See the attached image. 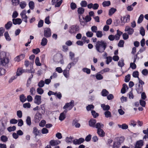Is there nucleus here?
Here are the masks:
<instances>
[{"label":"nucleus","instance_id":"nucleus-1","mask_svg":"<svg viewBox=\"0 0 148 148\" xmlns=\"http://www.w3.org/2000/svg\"><path fill=\"white\" fill-rule=\"evenodd\" d=\"M107 46L106 42L103 40H101L97 42L95 47L97 52L101 53L104 52Z\"/></svg>","mask_w":148,"mask_h":148},{"label":"nucleus","instance_id":"nucleus-2","mask_svg":"<svg viewBox=\"0 0 148 148\" xmlns=\"http://www.w3.org/2000/svg\"><path fill=\"white\" fill-rule=\"evenodd\" d=\"M10 60L4 51L0 53V66H5L9 62Z\"/></svg>","mask_w":148,"mask_h":148},{"label":"nucleus","instance_id":"nucleus-3","mask_svg":"<svg viewBox=\"0 0 148 148\" xmlns=\"http://www.w3.org/2000/svg\"><path fill=\"white\" fill-rule=\"evenodd\" d=\"M79 27L78 25H72L69 27L68 32L71 34H75L79 31Z\"/></svg>","mask_w":148,"mask_h":148},{"label":"nucleus","instance_id":"nucleus-4","mask_svg":"<svg viewBox=\"0 0 148 148\" xmlns=\"http://www.w3.org/2000/svg\"><path fill=\"white\" fill-rule=\"evenodd\" d=\"M74 101L73 100H71L69 103H66L63 107V109H66V108H69L68 110H71L74 106Z\"/></svg>","mask_w":148,"mask_h":148},{"label":"nucleus","instance_id":"nucleus-5","mask_svg":"<svg viewBox=\"0 0 148 148\" xmlns=\"http://www.w3.org/2000/svg\"><path fill=\"white\" fill-rule=\"evenodd\" d=\"M44 35L46 38H49L51 36V31L49 28H45L44 32Z\"/></svg>","mask_w":148,"mask_h":148},{"label":"nucleus","instance_id":"nucleus-6","mask_svg":"<svg viewBox=\"0 0 148 148\" xmlns=\"http://www.w3.org/2000/svg\"><path fill=\"white\" fill-rule=\"evenodd\" d=\"M26 11L24 10L21 13L20 15L22 20L26 23H27V22L28 17L26 15Z\"/></svg>","mask_w":148,"mask_h":148},{"label":"nucleus","instance_id":"nucleus-7","mask_svg":"<svg viewBox=\"0 0 148 148\" xmlns=\"http://www.w3.org/2000/svg\"><path fill=\"white\" fill-rule=\"evenodd\" d=\"M42 114L37 112L34 116V121L36 123L39 122L42 119Z\"/></svg>","mask_w":148,"mask_h":148},{"label":"nucleus","instance_id":"nucleus-8","mask_svg":"<svg viewBox=\"0 0 148 148\" xmlns=\"http://www.w3.org/2000/svg\"><path fill=\"white\" fill-rule=\"evenodd\" d=\"M34 103L38 105H39L41 103V96L39 95H36L35 97Z\"/></svg>","mask_w":148,"mask_h":148},{"label":"nucleus","instance_id":"nucleus-9","mask_svg":"<svg viewBox=\"0 0 148 148\" xmlns=\"http://www.w3.org/2000/svg\"><path fill=\"white\" fill-rule=\"evenodd\" d=\"M84 141V139L82 138L78 139H75L73 140V142L75 145H79L82 143Z\"/></svg>","mask_w":148,"mask_h":148},{"label":"nucleus","instance_id":"nucleus-10","mask_svg":"<svg viewBox=\"0 0 148 148\" xmlns=\"http://www.w3.org/2000/svg\"><path fill=\"white\" fill-rule=\"evenodd\" d=\"M67 111V110L65 109L63 112L60 113L59 117V119L60 121H62L65 119L66 117V114Z\"/></svg>","mask_w":148,"mask_h":148},{"label":"nucleus","instance_id":"nucleus-11","mask_svg":"<svg viewBox=\"0 0 148 148\" xmlns=\"http://www.w3.org/2000/svg\"><path fill=\"white\" fill-rule=\"evenodd\" d=\"M125 31L129 35L132 34L134 32V29L128 26L125 27Z\"/></svg>","mask_w":148,"mask_h":148},{"label":"nucleus","instance_id":"nucleus-12","mask_svg":"<svg viewBox=\"0 0 148 148\" xmlns=\"http://www.w3.org/2000/svg\"><path fill=\"white\" fill-rule=\"evenodd\" d=\"M143 145V141L142 140H138L136 143L134 148H141Z\"/></svg>","mask_w":148,"mask_h":148},{"label":"nucleus","instance_id":"nucleus-13","mask_svg":"<svg viewBox=\"0 0 148 148\" xmlns=\"http://www.w3.org/2000/svg\"><path fill=\"white\" fill-rule=\"evenodd\" d=\"M61 143L58 140H51L49 142L50 145L54 146L58 145Z\"/></svg>","mask_w":148,"mask_h":148},{"label":"nucleus","instance_id":"nucleus-14","mask_svg":"<svg viewBox=\"0 0 148 148\" xmlns=\"http://www.w3.org/2000/svg\"><path fill=\"white\" fill-rule=\"evenodd\" d=\"M116 32L117 33L114 36V37L115 40H118L120 39V36L123 34V32L119 29L117 30Z\"/></svg>","mask_w":148,"mask_h":148},{"label":"nucleus","instance_id":"nucleus-15","mask_svg":"<svg viewBox=\"0 0 148 148\" xmlns=\"http://www.w3.org/2000/svg\"><path fill=\"white\" fill-rule=\"evenodd\" d=\"M143 86H141L140 84H136V90L138 94L141 93L143 91Z\"/></svg>","mask_w":148,"mask_h":148},{"label":"nucleus","instance_id":"nucleus-16","mask_svg":"<svg viewBox=\"0 0 148 148\" xmlns=\"http://www.w3.org/2000/svg\"><path fill=\"white\" fill-rule=\"evenodd\" d=\"M130 15L129 14L127 15L126 16L121 18V21L122 22L125 23L126 22H128L130 20Z\"/></svg>","mask_w":148,"mask_h":148},{"label":"nucleus","instance_id":"nucleus-17","mask_svg":"<svg viewBox=\"0 0 148 148\" xmlns=\"http://www.w3.org/2000/svg\"><path fill=\"white\" fill-rule=\"evenodd\" d=\"M13 23L14 24L16 25L17 24L20 25L22 23V20L21 18H17L16 19L13 18L12 19Z\"/></svg>","mask_w":148,"mask_h":148},{"label":"nucleus","instance_id":"nucleus-18","mask_svg":"<svg viewBox=\"0 0 148 148\" xmlns=\"http://www.w3.org/2000/svg\"><path fill=\"white\" fill-rule=\"evenodd\" d=\"M97 133L100 137H102L105 136V133L101 129H97Z\"/></svg>","mask_w":148,"mask_h":148},{"label":"nucleus","instance_id":"nucleus-19","mask_svg":"<svg viewBox=\"0 0 148 148\" xmlns=\"http://www.w3.org/2000/svg\"><path fill=\"white\" fill-rule=\"evenodd\" d=\"M78 121L75 119L73 120L72 123V125L75 126L76 128H79L80 127V124L78 123Z\"/></svg>","mask_w":148,"mask_h":148},{"label":"nucleus","instance_id":"nucleus-20","mask_svg":"<svg viewBox=\"0 0 148 148\" xmlns=\"http://www.w3.org/2000/svg\"><path fill=\"white\" fill-rule=\"evenodd\" d=\"M96 121L95 119H91L89 122V125L92 127H95Z\"/></svg>","mask_w":148,"mask_h":148},{"label":"nucleus","instance_id":"nucleus-21","mask_svg":"<svg viewBox=\"0 0 148 148\" xmlns=\"http://www.w3.org/2000/svg\"><path fill=\"white\" fill-rule=\"evenodd\" d=\"M25 72V70H23L21 68H18L17 70L16 75L17 76H20Z\"/></svg>","mask_w":148,"mask_h":148},{"label":"nucleus","instance_id":"nucleus-22","mask_svg":"<svg viewBox=\"0 0 148 148\" xmlns=\"http://www.w3.org/2000/svg\"><path fill=\"white\" fill-rule=\"evenodd\" d=\"M4 36L7 41H10L11 40L9 34L8 32H5L4 33Z\"/></svg>","mask_w":148,"mask_h":148},{"label":"nucleus","instance_id":"nucleus-23","mask_svg":"<svg viewBox=\"0 0 148 148\" xmlns=\"http://www.w3.org/2000/svg\"><path fill=\"white\" fill-rule=\"evenodd\" d=\"M109 92L106 89H103L101 92L102 96L103 97H106L109 94Z\"/></svg>","mask_w":148,"mask_h":148},{"label":"nucleus","instance_id":"nucleus-24","mask_svg":"<svg viewBox=\"0 0 148 148\" xmlns=\"http://www.w3.org/2000/svg\"><path fill=\"white\" fill-rule=\"evenodd\" d=\"M104 127L103 125L101 123H96L95 125V127L96 128L98 129L103 128Z\"/></svg>","mask_w":148,"mask_h":148},{"label":"nucleus","instance_id":"nucleus-25","mask_svg":"<svg viewBox=\"0 0 148 148\" xmlns=\"http://www.w3.org/2000/svg\"><path fill=\"white\" fill-rule=\"evenodd\" d=\"M19 99L20 101L22 103H24L26 101V98L23 94H22L20 96Z\"/></svg>","mask_w":148,"mask_h":148},{"label":"nucleus","instance_id":"nucleus-26","mask_svg":"<svg viewBox=\"0 0 148 148\" xmlns=\"http://www.w3.org/2000/svg\"><path fill=\"white\" fill-rule=\"evenodd\" d=\"M101 107L104 110L108 111L110 109V107L109 105H105L104 104H101Z\"/></svg>","mask_w":148,"mask_h":148},{"label":"nucleus","instance_id":"nucleus-27","mask_svg":"<svg viewBox=\"0 0 148 148\" xmlns=\"http://www.w3.org/2000/svg\"><path fill=\"white\" fill-rule=\"evenodd\" d=\"M116 11V9L112 8L110 9L109 11L108 14L109 16H112Z\"/></svg>","mask_w":148,"mask_h":148},{"label":"nucleus","instance_id":"nucleus-28","mask_svg":"<svg viewBox=\"0 0 148 148\" xmlns=\"http://www.w3.org/2000/svg\"><path fill=\"white\" fill-rule=\"evenodd\" d=\"M12 23L11 21L8 22L5 25V27L7 29H9L12 26Z\"/></svg>","mask_w":148,"mask_h":148},{"label":"nucleus","instance_id":"nucleus-29","mask_svg":"<svg viewBox=\"0 0 148 148\" xmlns=\"http://www.w3.org/2000/svg\"><path fill=\"white\" fill-rule=\"evenodd\" d=\"M47 39L45 37L42 38L41 42V45L43 46H45L47 45Z\"/></svg>","mask_w":148,"mask_h":148},{"label":"nucleus","instance_id":"nucleus-30","mask_svg":"<svg viewBox=\"0 0 148 148\" xmlns=\"http://www.w3.org/2000/svg\"><path fill=\"white\" fill-rule=\"evenodd\" d=\"M118 126L120 128H121L123 130H125L128 128V125L125 123L122 124V125H118Z\"/></svg>","mask_w":148,"mask_h":148},{"label":"nucleus","instance_id":"nucleus-31","mask_svg":"<svg viewBox=\"0 0 148 148\" xmlns=\"http://www.w3.org/2000/svg\"><path fill=\"white\" fill-rule=\"evenodd\" d=\"M118 65L121 67L123 66L124 65V60L123 59L120 60L118 63Z\"/></svg>","mask_w":148,"mask_h":148},{"label":"nucleus","instance_id":"nucleus-32","mask_svg":"<svg viewBox=\"0 0 148 148\" xmlns=\"http://www.w3.org/2000/svg\"><path fill=\"white\" fill-rule=\"evenodd\" d=\"M33 129V133L35 135V136H36L38 135L39 132L36 127H34Z\"/></svg>","mask_w":148,"mask_h":148},{"label":"nucleus","instance_id":"nucleus-33","mask_svg":"<svg viewBox=\"0 0 148 148\" xmlns=\"http://www.w3.org/2000/svg\"><path fill=\"white\" fill-rule=\"evenodd\" d=\"M77 11L79 14H81L84 13V9L82 7L79 8L77 9Z\"/></svg>","mask_w":148,"mask_h":148},{"label":"nucleus","instance_id":"nucleus-34","mask_svg":"<svg viewBox=\"0 0 148 148\" xmlns=\"http://www.w3.org/2000/svg\"><path fill=\"white\" fill-rule=\"evenodd\" d=\"M26 122L27 124L28 125L30 126L31 125L32 123L31 121V118L29 116H27V117Z\"/></svg>","mask_w":148,"mask_h":148},{"label":"nucleus","instance_id":"nucleus-35","mask_svg":"<svg viewBox=\"0 0 148 148\" xmlns=\"http://www.w3.org/2000/svg\"><path fill=\"white\" fill-rule=\"evenodd\" d=\"M69 71L66 69L63 71V74L64 76L66 78H68L69 76Z\"/></svg>","mask_w":148,"mask_h":148},{"label":"nucleus","instance_id":"nucleus-36","mask_svg":"<svg viewBox=\"0 0 148 148\" xmlns=\"http://www.w3.org/2000/svg\"><path fill=\"white\" fill-rule=\"evenodd\" d=\"M102 4L104 7L108 6L110 5V1H104L103 2Z\"/></svg>","mask_w":148,"mask_h":148},{"label":"nucleus","instance_id":"nucleus-37","mask_svg":"<svg viewBox=\"0 0 148 148\" xmlns=\"http://www.w3.org/2000/svg\"><path fill=\"white\" fill-rule=\"evenodd\" d=\"M16 127L14 126L12 127L10 126L7 128L9 132H11L12 131H14L16 130Z\"/></svg>","mask_w":148,"mask_h":148},{"label":"nucleus","instance_id":"nucleus-38","mask_svg":"<svg viewBox=\"0 0 148 148\" xmlns=\"http://www.w3.org/2000/svg\"><path fill=\"white\" fill-rule=\"evenodd\" d=\"M143 14H140L138 18L137 21V23H141L143 20Z\"/></svg>","mask_w":148,"mask_h":148},{"label":"nucleus","instance_id":"nucleus-39","mask_svg":"<svg viewBox=\"0 0 148 148\" xmlns=\"http://www.w3.org/2000/svg\"><path fill=\"white\" fill-rule=\"evenodd\" d=\"M19 5L21 8L24 9L26 5V3L24 1H23L20 3Z\"/></svg>","mask_w":148,"mask_h":148},{"label":"nucleus","instance_id":"nucleus-40","mask_svg":"<svg viewBox=\"0 0 148 148\" xmlns=\"http://www.w3.org/2000/svg\"><path fill=\"white\" fill-rule=\"evenodd\" d=\"M29 5L30 9L32 10L34 7V3L33 1H30L29 2Z\"/></svg>","mask_w":148,"mask_h":148},{"label":"nucleus","instance_id":"nucleus-41","mask_svg":"<svg viewBox=\"0 0 148 148\" xmlns=\"http://www.w3.org/2000/svg\"><path fill=\"white\" fill-rule=\"evenodd\" d=\"M105 117L106 118L111 117L112 116L111 112L108 111H106L104 112Z\"/></svg>","mask_w":148,"mask_h":148},{"label":"nucleus","instance_id":"nucleus-42","mask_svg":"<svg viewBox=\"0 0 148 148\" xmlns=\"http://www.w3.org/2000/svg\"><path fill=\"white\" fill-rule=\"evenodd\" d=\"M140 34L142 36H145V30L143 27H140Z\"/></svg>","mask_w":148,"mask_h":148},{"label":"nucleus","instance_id":"nucleus-43","mask_svg":"<svg viewBox=\"0 0 148 148\" xmlns=\"http://www.w3.org/2000/svg\"><path fill=\"white\" fill-rule=\"evenodd\" d=\"M82 70L83 72L86 73L88 74H90V70L87 68H84L82 69Z\"/></svg>","mask_w":148,"mask_h":148},{"label":"nucleus","instance_id":"nucleus-44","mask_svg":"<svg viewBox=\"0 0 148 148\" xmlns=\"http://www.w3.org/2000/svg\"><path fill=\"white\" fill-rule=\"evenodd\" d=\"M73 137L70 136L69 137H66V142L68 143H71L73 141Z\"/></svg>","mask_w":148,"mask_h":148},{"label":"nucleus","instance_id":"nucleus-45","mask_svg":"<svg viewBox=\"0 0 148 148\" xmlns=\"http://www.w3.org/2000/svg\"><path fill=\"white\" fill-rule=\"evenodd\" d=\"M45 84L43 80H42L39 82L38 85L40 88H42L44 86Z\"/></svg>","mask_w":148,"mask_h":148},{"label":"nucleus","instance_id":"nucleus-46","mask_svg":"<svg viewBox=\"0 0 148 148\" xmlns=\"http://www.w3.org/2000/svg\"><path fill=\"white\" fill-rule=\"evenodd\" d=\"M94 108V106L91 104L88 105L86 107V109L88 111L91 110L92 109H93Z\"/></svg>","mask_w":148,"mask_h":148},{"label":"nucleus","instance_id":"nucleus-47","mask_svg":"<svg viewBox=\"0 0 148 148\" xmlns=\"http://www.w3.org/2000/svg\"><path fill=\"white\" fill-rule=\"evenodd\" d=\"M35 63L37 66H40L41 65V64L40 62L39 59L38 57H36L35 60Z\"/></svg>","mask_w":148,"mask_h":148},{"label":"nucleus","instance_id":"nucleus-48","mask_svg":"<svg viewBox=\"0 0 148 148\" xmlns=\"http://www.w3.org/2000/svg\"><path fill=\"white\" fill-rule=\"evenodd\" d=\"M96 77L97 79L100 80L103 79V76L100 74L97 73L96 75Z\"/></svg>","mask_w":148,"mask_h":148},{"label":"nucleus","instance_id":"nucleus-49","mask_svg":"<svg viewBox=\"0 0 148 148\" xmlns=\"http://www.w3.org/2000/svg\"><path fill=\"white\" fill-rule=\"evenodd\" d=\"M8 138L5 136L2 135L1 137V140L3 142H6L8 140Z\"/></svg>","mask_w":148,"mask_h":148},{"label":"nucleus","instance_id":"nucleus-50","mask_svg":"<svg viewBox=\"0 0 148 148\" xmlns=\"http://www.w3.org/2000/svg\"><path fill=\"white\" fill-rule=\"evenodd\" d=\"M133 76L135 78H137L138 79L139 77V73L138 71H135L133 72L132 74Z\"/></svg>","mask_w":148,"mask_h":148},{"label":"nucleus","instance_id":"nucleus-51","mask_svg":"<svg viewBox=\"0 0 148 148\" xmlns=\"http://www.w3.org/2000/svg\"><path fill=\"white\" fill-rule=\"evenodd\" d=\"M80 4L82 7H85L87 6V3L86 1H83L81 2Z\"/></svg>","mask_w":148,"mask_h":148},{"label":"nucleus","instance_id":"nucleus-52","mask_svg":"<svg viewBox=\"0 0 148 148\" xmlns=\"http://www.w3.org/2000/svg\"><path fill=\"white\" fill-rule=\"evenodd\" d=\"M12 4L14 5H17L19 3V0H12Z\"/></svg>","mask_w":148,"mask_h":148},{"label":"nucleus","instance_id":"nucleus-53","mask_svg":"<svg viewBox=\"0 0 148 148\" xmlns=\"http://www.w3.org/2000/svg\"><path fill=\"white\" fill-rule=\"evenodd\" d=\"M36 90L35 88L34 87H32L30 90V95H35Z\"/></svg>","mask_w":148,"mask_h":148},{"label":"nucleus","instance_id":"nucleus-54","mask_svg":"<svg viewBox=\"0 0 148 148\" xmlns=\"http://www.w3.org/2000/svg\"><path fill=\"white\" fill-rule=\"evenodd\" d=\"M96 33V36L98 38H101L103 36V34L101 31H98Z\"/></svg>","mask_w":148,"mask_h":148},{"label":"nucleus","instance_id":"nucleus-55","mask_svg":"<svg viewBox=\"0 0 148 148\" xmlns=\"http://www.w3.org/2000/svg\"><path fill=\"white\" fill-rule=\"evenodd\" d=\"M92 115L93 116L94 118H96L99 115L98 113H96L94 110L91 111Z\"/></svg>","mask_w":148,"mask_h":148},{"label":"nucleus","instance_id":"nucleus-56","mask_svg":"<svg viewBox=\"0 0 148 148\" xmlns=\"http://www.w3.org/2000/svg\"><path fill=\"white\" fill-rule=\"evenodd\" d=\"M70 7L72 10H74L77 8V5L75 3L72 2L71 3Z\"/></svg>","mask_w":148,"mask_h":148},{"label":"nucleus","instance_id":"nucleus-57","mask_svg":"<svg viewBox=\"0 0 148 148\" xmlns=\"http://www.w3.org/2000/svg\"><path fill=\"white\" fill-rule=\"evenodd\" d=\"M37 92L40 95H42L44 92L43 89L41 88H38L37 89Z\"/></svg>","mask_w":148,"mask_h":148},{"label":"nucleus","instance_id":"nucleus-58","mask_svg":"<svg viewBox=\"0 0 148 148\" xmlns=\"http://www.w3.org/2000/svg\"><path fill=\"white\" fill-rule=\"evenodd\" d=\"M45 104H42L40 105L39 108V109H41L42 110L41 111V112L42 113L43 112H45Z\"/></svg>","mask_w":148,"mask_h":148},{"label":"nucleus","instance_id":"nucleus-59","mask_svg":"<svg viewBox=\"0 0 148 148\" xmlns=\"http://www.w3.org/2000/svg\"><path fill=\"white\" fill-rule=\"evenodd\" d=\"M130 67L132 69H135L136 68V65L134 63L131 62L130 64Z\"/></svg>","mask_w":148,"mask_h":148},{"label":"nucleus","instance_id":"nucleus-60","mask_svg":"<svg viewBox=\"0 0 148 148\" xmlns=\"http://www.w3.org/2000/svg\"><path fill=\"white\" fill-rule=\"evenodd\" d=\"M130 79V74H128L126 76L125 78V81L126 82H127L129 81Z\"/></svg>","mask_w":148,"mask_h":148},{"label":"nucleus","instance_id":"nucleus-61","mask_svg":"<svg viewBox=\"0 0 148 148\" xmlns=\"http://www.w3.org/2000/svg\"><path fill=\"white\" fill-rule=\"evenodd\" d=\"M16 114L18 117L20 118L22 116V113L21 110H19L17 111Z\"/></svg>","mask_w":148,"mask_h":148},{"label":"nucleus","instance_id":"nucleus-62","mask_svg":"<svg viewBox=\"0 0 148 148\" xmlns=\"http://www.w3.org/2000/svg\"><path fill=\"white\" fill-rule=\"evenodd\" d=\"M23 107L25 108H29L31 107V104L29 102L25 103L23 104Z\"/></svg>","mask_w":148,"mask_h":148},{"label":"nucleus","instance_id":"nucleus-63","mask_svg":"<svg viewBox=\"0 0 148 148\" xmlns=\"http://www.w3.org/2000/svg\"><path fill=\"white\" fill-rule=\"evenodd\" d=\"M32 51L34 53L37 54L40 52V50L39 49L37 48L36 49H33Z\"/></svg>","mask_w":148,"mask_h":148},{"label":"nucleus","instance_id":"nucleus-64","mask_svg":"<svg viewBox=\"0 0 148 148\" xmlns=\"http://www.w3.org/2000/svg\"><path fill=\"white\" fill-rule=\"evenodd\" d=\"M62 0H61L58 2H57V3H55V7H59L62 3Z\"/></svg>","mask_w":148,"mask_h":148}]
</instances>
